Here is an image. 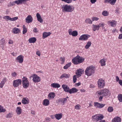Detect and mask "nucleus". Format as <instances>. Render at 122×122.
Listing matches in <instances>:
<instances>
[{
  "label": "nucleus",
  "instance_id": "1",
  "mask_svg": "<svg viewBox=\"0 0 122 122\" xmlns=\"http://www.w3.org/2000/svg\"><path fill=\"white\" fill-rule=\"evenodd\" d=\"M62 9L63 12H72L74 10V7L71 5H64L62 7Z\"/></svg>",
  "mask_w": 122,
  "mask_h": 122
},
{
  "label": "nucleus",
  "instance_id": "2",
  "mask_svg": "<svg viewBox=\"0 0 122 122\" xmlns=\"http://www.w3.org/2000/svg\"><path fill=\"white\" fill-rule=\"evenodd\" d=\"M94 67L93 66L87 67L85 71L86 75L88 76L92 75L94 72Z\"/></svg>",
  "mask_w": 122,
  "mask_h": 122
},
{
  "label": "nucleus",
  "instance_id": "3",
  "mask_svg": "<svg viewBox=\"0 0 122 122\" xmlns=\"http://www.w3.org/2000/svg\"><path fill=\"white\" fill-rule=\"evenodd\" d=\"M96 94L98 96H105L109 95L110 93L109 90L107 89H104L103 90L97 91Z\"/></svg>",
  "mask_w": 122,
  "mask_h": 122
},
{
  "label": "nucleus",
  "instance_id": "4",
  "mask_svg": "<svg viewBox=\"0 0 122 122\" xmlns=\"http://www.w3.org/2000/svg\"><path fill=\"white\" fill-rule=\"evenodd\" d=\"M104 118L103 116L102 115L97 114L93 116H92V120L93 121L96 122L103 119Z\"/></svg>",
  "mask_w": 122,
  "mask_h": 122
},
{
  "label": "nucleus",
  "instance_id": "5",
  "mask_svg": "<svg viewBox=\"0 0 122 122\" xmlns=\"http://www.w3.org/2000/svg\"><path fill=\"white\" fill-rule=\"evenodd\" d=\"M22 84L23 87L25 88H27L29 86V83L26 77H23L22 79Z\"/></svg>",
  "mask_w": 122,
  "mask_h": 122
},
{
  "label": "nucleus",
  "instance_id": "6",
  "mask_svg": "<svg viewBox=\"0 0 122 122\" xmlns=\"http://www.w3.org/2000/svg\"><path fill=\"white\" fill-rule=\"evenodd\" d=\"M105 81L102 79H100L98 80L97 84L99 88H103L105 85Z\"/></svg>",
  "mask_w": 122,
  "mask_h": 122
},
{
  "label": "nucleus",
  "instance_id": "7",
  "mask_svg": "<svg viewBox=\"0 0 122 122\" xmlns=\"http://www.w3.org/2000/svg\"><path fill=\"white\" fill-rule=\"evenodd\" d=\"M21 81L20 79H18L14 80L13 82V86L15 87H18L19 85L21 84Z\"/></svg>",
  "mask_w": 122,
  "mask_h": 122
},
{
  "label": "nucleus",
  "instance_id": "8",
  "mask_svg": "<svg viewBox=\"0 0 122 122\" xmlns=\"http://www.w3.org/2000/svg\"><path fill=\"white\" fill-rule=\"evenodd\" d=\"M33 78V81L35 82H40L41 80L40 78L35 74H33L32 75Z\"/></svg>",
  "mask_w": 122,
  "mask_h": 122
},
{
  "label": "nucleus",
  "instance_id": "9",
  "mask_svg": "<svg viewBox=\"0 0 122 122\" xmlns=\"http://www.w3.org/2000/svg\"><path fill=\"white\" fill-rule=\"evenodd\" d=\"M94 103V106L96 108H101L103 107L105 105V104L97 102H95Z\"/></svg>",
  "mask_w": 122,
  "mask_h": 122
},
{
  "label": "nucleus",
  "instance_id": "10",
  "mask_svg": "<svg viewBox=\"0 0 122 122\" xmlns=\"http://www.w3.org/2000/svg\"><path fill=\"white\" fill-rule=\"evenodd\" d=\"M67 101V99L66 98H60L57 100L58 103H60L62 105H65Z\"/></svg>",
  "mask_w": 122,
  "mask_h": 122
},
{
  "label": "nucleus",
  "instance_id": "11",
  "mask_svg": "<svg viewBox=\"0 0 122 122\" xmlns=\"http://www.w3.org/2000/svg\"><path fill=\"white\" fill-rule=\"evenodd\" d=\"M3 18L5 19H7V20H10L11 21H15L17 20L18 18L17 17H15L13 18H11L9 16L7 15L5 16Z\"/></svg>",
  "mask_w": 122,
  "mask_h": 122
},
{
  "label": "nucleus",
  "instance_id": "12",
  "mask_svg": "<svg viewBox=\"0 0 122 122\" xmlns=\"http://www.w3.org/2000/svg\"><path fill=\"white\" fill-rule=\"evenodd\" d=\"M68 33L70 35H72L73 36H76L78 35L77 32L76 30L72 31V30L71 29H70L68 30Z\"/></svg>",
  "mask_w": 122,
  "mask_h": 122
},
{
  "label": "nucleus",
  "instance_id": "13",
  "mask_svg": "<svg viewBox=\"0 0 122 122\" xmlns=\"http://www.w3.org/2000/svg\"><path fill=\"white\" fill-rule=\"evenodd\" d=\"M89 37L88 35L84 34L80 36L79 39V40L85 41L87 40Z\"/></svg>",
  "mask_w": 122,
  "mask_h": 122
},
{
  "label": "nucleus",
  "instance_id": "14",
  "mask_svg": "<svg viewBox=\"0 0 122 122\" xmlns=\"http://www.w3.org/2000/svg\"><path fill=\"white\" fill-rule=\"evenodd\" d=\"M33 20L32 17L30 15H28L25 19V22L27 23L31 22Z\"/></svg>",
  "mask_w": 122,
  "mask_h": 122
},
{
  "label": "nucleus",
  "instance_id": "15",
  "mask_svg": "<svg viewBox=\"0 0 122 122\" xmlns=\"http://www.w3.org/2000/svg\"><path fill=\"white\" fill-rule=\"evenodd\" d=\"M83 72L84 70L82 69H80L77 70L76 74L77 76V77L78 78L80 76Z\"/></svg>",
  "mask_w": 122,
  "mask_h": 122
},
{
  "label": "nucleus",
  "instance_id": "16",
  "mask_svg": "<svg viewBox=\"0 0 122 122\" xmlns=\"http://www.w3.org/2000/svg\"><path fill=\"white\" fill-rule=\"evenodd\" d=\"M23 58L24 56L21 55H20L16 59L18 61V62L19 63H21L23 61Z\"/></svg>",
  "mask_w": 122,
  "mask_h": 122
},
{
  "label": "nucleus",
  "instance_id": "17",
  "mask_svg": "<svg viewBox=\"0 0 122 122\" xmlns=\"http://www.w3.org/2000/svg\"><path fill=\"white\" fill-rule=\"evenodd\" d=\"M62 87L64 91L66 92H68L70 90V88L67 85L63 84L62 85Z\"/></svg>",
  "mask_w": 122,
  "mask_h": 122
},
{
  "label": "nucleus",
  "instance_id": "18",
  "mask_svg": "<svg viewBox=\"0 0 122 122\" xmlns=\"http://www.w3.org/2000/svg\"><path fill=\"white\" fill-rule=\"evenodd\" d=\"M78 90L76 88L73 87L71 89H70L69 91V93L70 94L78 92Z\"/></svg>",
  "mask_w": 122,
  "mask_h": 122
},
{
  "label": "nucleus",
  "instance_id": "19",
  "mask_svg": "<svg viewBox=\"0 0 122 122\" xmlns=\"http://www.w3.org/2000/svg\"><path fill=\"white\" fill-rule=\"evenodd\" d=\"M36 16L38 20L41 23H42L43 22V20L40 14L37 13L36 14Z\"/></svg>",
  "mask_w": 122,
  "mask_h": 122
},
{
  "label": "nucleus",
  "instance_id": "20",
  "mask_svg": "<svg viewBox=\"0 0 122 122\" xmlns=\"http://www.w3.org/2000/svg\"><path fill=\"white\" fill-rule=\"evenodd\" d=\"M117 0H105V3H108L111 5H114L115 3Z\"/></svg>",
  "mask_w": 122,
  "mask_h": 122
},
{
  "label": "nucleus",
  "instance_id": "21",
  "mask_svg": "<svg viewBox=\"0 0 122 122\" xmlns=\"http://www.w3.org/2000/svg\"><path fill=\"white\" fill-rule=\"evenodd\" d=\"M29 102V101L27 98H23L22 100V103L24 104H28Z\"/></svg>",
  "mask_w": 122,
  "mask_h": 122
},
{
  "label": "nucleus",
  "instance_id": "22",
  "mask_svg": "<svg viewBox=\"0 0 122 122\" xmlns=\"http://www.w3.org/2000/svg\"><path fill=\"white\" fill-rule=\"evenodd\" d=\"M77 56L75 57L74 58L72 59V62L75 65H76L78 64V62Z\"/></svg>",
  "mask_w": 122,
  "mask_h": 122
},
{
  "label": "nucleus",
  "instance_id": "23",
  "mask_svg": "<svg viewBox=\"0 0 122 122\" xmlns=\"http://www.w3.org/2000/svg\"><path fill=\"white\" fill-rule=\"evenodd\" d=\"M78 59V64H80L83 62L84 61V58L80 56L77 55Z\"/></svg>",
  "mask_w": 122,
  "mask_h": 122
},
{
  "label": "nucleus",
  "instance_id": "24",
  "mask_svg": "<svg viewBox=\"0 0 122 122\" xmlns=\"http://www.w3.org/2000/svg\"><path fill=\"white\" fill-rule=\"evenodd\" d=\"M55 96V93L53 92L50 93L48 95V97L49 99L53 98Z\"/></svg>",
  "mask_w": 122,
  "mask_h": 122
},
{
  "label": "nucleus",
  "instance_id": "25",
  "mask_svg": "<svg viewBox=\"0 0 122 122\" xmlns=\"http://www.w3.org/2000/svg\"><path fill=\"white\" fill-rule=\"evenodd\" d=\"M121 119L119 117H116L112 119V122H121Z\"/></svg>",
  "mask_w": 122,
  "mask_h": 122
},
{
  "label": "nucleus",
  "instance_id": "26",
  "mask_svg": "<svg viewBox=\"0 0 122 122\" xmlns=\"http://www.w3.org/2000/svg\"><path fill=\"white\" fill-rule=\"evenodd\" d=\"M49 101L48 99H45L43 101L42 104L43 105L46 106L49 104Z\"/></svg>",
  "mask_w": 122,
  "mask_h": 122
},
{
  "label": "nucleus",
  "instance_id": "27",
  "mask_svg": "<svg viewBox=\"0 0 122 122\" xmlns=\"http://www.w3.org/2000/svg\"><path fill=\"white\" fill-rule=\"evenodd\" d=\"M20 31V30L19 29L17 28H14L12 30V32L14 34L19 33Z\"/></svg>",
  "mask_w": 122,
  "mask_h": 122
},
{
  "label": "nucleus",
  "instance_id": "28",
  "mask_svg": "<svg viewBox=\"0 0 122 122\" xmlns=\"http://www.w3.org/2000/svg\"><path fill=\"white\" fill-rule=\"evenodd\" d=\"M51 34V33L50 32H44L43 34V38L45 39L48 36H49Z\"/></svg>",
  "mask_w": 122,
  "mask_h": 122
},
{
  "label": "nucleus",
  "instance_id": "29",
  "mask_svg": "<svg viewBox=\"0 0 122 122\" xmlns=\"http://www.w3.org/2000/svg\"><path fill=\"white\" fill-rule=\"evenodd\" d=\"M108 23L111 24V25L112 27L115 26L117 24V22L114 20H112V21H109Z\"/></svg>",
  "mask_w": 122,
  "mask_h": 122
},
{
  "label": "nucleus",
  "instance_id": "30",
  "mask_svg": "<svg viewBox=\"0 0 122 122\" xmlns=\"http://www.w3.org/2000/svg\"><path fill=\"white\" fill-rule=\"evenodd\" d=\"M51 86L53 88H58L60 86V84L57 83H53L51 84Z\"/></svg>",
  "mask_w": 122,
  "mask_h": 122
},
{
  "label": "nucleus",
  "instance_id": "31",
  "mask_svg": "<svg viewBox=\"0 0 122 122\" xmlns=\"http://www.w3.org/2000/svg\"><path fill=\"white\" fill-rule=\"evenodd\" d=\"M36 38L32 37L30 38L28 40V41L30 43H34L36 41Z\"/></svg>",
  "mask_w": 122,
  "mask_h": 122
},
{
  "label": "nucleus",
  "instance_id": "32",
  "mask_svg": "<svg viewBox=\"0 0 122 122\" xmlns=\"http://www.w3.org/2000/svg\"><path fill=\"white\" fill-rule=\"evenodd\" d=\"M16 111L17 114L19 115L21 114L22 110L20 107H17Z\"/></svg>",
  "mask_w": 122,
  "mask_h": 122
},
{
  "label": "nucleus",
  "instance_id": "33",
  "mask_svg": "<svg viewBox=\"0 0 122 122\" xmlns=\"http://www.w3.org/2000/svg\"><path fill=\"white\" fill-rule=\"evenodd\" d=\"M70 76V75L65 73L62 74L60 76V78L61 79L64 77L65 78H69Z\"/></svg>",
  "mask_w": 122,
  "mask_h": 122
},
{
  "label": "nucleus",
  "instance_id": "34",
  "mask_svg": "<svg viewBox=\"0 0 122 122\" xmlns=\"http://www.w3.org/2000/svg\"><path fill=\"white\" fill-rule=\"evenodd\" d=\"M62 114H56L55 115V117L56 119L58 120H59L62 117Z\"/></svg>",
  "mask_w": 122,
  "mask_h": 122
},
{
  "label": "nucleus",
  "instance_id": "35",
  "mask_svg": "<svg viewBox=\"0 0 122 122\" xmlns=\"http://www.w3.org/2000/svg\"><path fill=\"white\" fill-rule=\"evenodd\" d=\"M92 44L91 42L90 41H88L87 43L86 44L85 46V48L86 49H87Z\"/></svg>",
  "mask_w": 122,
  "mask_h": 122
},
{
  "label": "nucleus",
  "instance_id": "36",
  "mask_svg": "<svg viewBox=\"0 0 122 122\" xmlns=\"http://www.w3.org/2000/svg\"><path fill=\"white\" fill-rule=\"evenodd\" d=\"M92 26L93 27V30L94 31H95L96 30H98L99 28L97 25H93Z\"/></svg>",
  "mask_w": 122,
  "mask_h": 122
},
{
  "label": "nucleus",
  "instance_id": "37",
  "mask_svg": "<svg viewBox=\"0 0 122 122\" xmlns=\"http://www.w3.org/2000/svg\"><path fill=\"white\" fill-rule=\"evenodd\" d=\"M106 61L104 59H102L100 61L101 64V65L102 66H105L106 65Z\"/></svg>",
  "mask_w": 122,
  "mask_h": 122
},
{
  "label": "nucleus",
  "instance_id": "38",
  "mask_svg": "<svg viewBox=\"0 0 122 122\" xmlns=\"http://www.w3.org/2000/svg\"><path fill=\"white\" fill-rule=\"evenodd\" d=\"M117 97L120 102H122V94H120L118 95Z\"/></svg>",
  "mask_w": 122,
  "mask_h": 122
},
{
  "label": "nucleus",
  "instance_id": "39",
  "mask_svg": "<svg viewBox=\"0 0 122 122\" xmlns=\"http://www.w3.org/2000/svg\"><path fill=\"white\" fill-rule=\"evenodd\" d=\"M71 62H69L66 64L65 66H64L63 68L65 69H67L71 66Z\"/></svg>",
  "mask_w": 122,
  "mask_h": 122
},
{
  "label": "nucleus",
  "instance_id": "40",
  "mask_svg": "<svg viewBox=\"0 0 122 122\" xmlns=\"http://www.w3.org/2000/svg\"><path fill=\"white\" fill-rule=\"evenodd\" d=\"M109 13L106 10H104L103 11L102 14L104 16H107L109 15Z\"/></svg>",
  "mask_w": 122,
  "mask_h": 122
},
{
  "label": "nucleus",
  "instance_id": "41",
  "mask_svg": "<svg viewBox=\"0 0 122 122\" xmlns=\"http://www.w3.org/2000/svg\"><path fill=\"white\" fill-rule=\"evenodd\" d=\"M23 34H25L27 31V30L26 27L25 26V25H23Z\"/></svg>",
  "mask_w": 122,
  "mask_h": 122
},
{
  "label": "nucleus",
  "instance_id": "42",
  "mask_svg": "<svg viewBox=\"0 0 122 122\" xmlns=\"http://www.w3.org/2000/svg\"><path fill=\"white\" fill-rule=\"evenodd\" d=\"M113 111V108L111 106L109 107L107 109V111L110 112H112Z\"/></svg>",
  "mask_w": 122,
  "mask_h": 122
},
{
  "label": "nucleus",
  "instance_id": "43",
  "mask_svg": "<svg viewBox=\"0 0 122 122\" xmlns=\"http://www.w3.org/2000/svg\"><path fill=\"white\" fill-rule=\"evenodd\" d=\"M85 22L87 23H89V24H91L92 23V21L89 18H87L85 20Z\"/></svg>",
  "mask_w": 122,
  "mask_h": 122
},
{
  "label": "nucleus",
  "instance_id": "44",
  "mask_svg": "<svg viewBox=\"0 0 122 122\" xmlns=\"http://www.w3.org/2000/svg\"><path fill=\"white\" fill-rule=\"evenodd\" d=\"M13 114L12 112H10L9 113L7 114L6 116V117L8 118L12 117Z\"/></svg>",
  "mask_w": 122,
  "mask_h": 122
},
{
  "label": "nucleus",
  "instance_id": "45",
  "mask_svg": "<svg viewBox=\"0 0 122 122\" xmlns=\"http://www.w3.org/2000/svg\"><path fill=\"white\" fill-rule=\"evenodd\" d=\"M15 2L17 4H21L23 2L22 0H16L15 1Z\"/></svg>",
  "mask_w": 122,
  "mask_h": 122
},
{
  "label": "nucleus",
  "instance_id": "46",
  "mask_svg": "<svg viewBox=\"0 0 122 122\" xmlns=\"http://www.w3.org/2000/svg\"><path fill=\"white\" fill-rule=\"evenodd\" d=\"M6 110L5 109H4L3 107L0 105V113L1 112H4L6 111Z\"/></svg>",
  "mask_w": 122,
  "mask_h": 122
},
{
  "label": "nucleus",
  "instance_id": "47",
  "mask_svg": "<svg viewBox=\"0 0 122 122\" xmlns=\"http://www.w3.org/2000/svg\"><path fill=\"white\" fill-rule=\"evenodd\" d=\"M0 44H6L5 40L4 38L2 39L0 41Z\"/></svg>",
  "mask_w": 122,
  "mask_h": 122
},
{
  "label": "nucleus",
  "instance_id": "48",
  "mask_svg": "<svg viewBox=\"0 0 122 122\" xmlns=\"http://www.w3.org/2000/svg\"><path fill=\"white\" fill-rule=\"evenodd\" d=\"M76 75H74L73 76V81L74 83H75L76 81L77 76Z\"/></svg>",
  "mask_w": 122,
  "mask_h": 122
},
{
  "label": "nucleus",
  "instance_id": "49",
  "mask_svg": "<svg viewBox=\"0 0 122 122\" xmlns=\"http://www.w3.org/2000/svg\"><path fill=\"white\" fill-rule=\"evenodd\" d=\"M6 78H4L3 79L1 82L4 84L5 82L6 81Z\"/></svg>",
  "mask_w": 122,
  "mask_h": 122
},
{
  "label": "nucleus",
  "instance_id": "50",
  "mask_svg": "<svg viewBox=\"0 0 122 122\" xmlns=\"http://www.w3.org/2000/svg\"><path fill=\"white\" fill-rule=\"evenodd\" d=\"M92 20L93 21H97L99 20V18L96 17H93L92 18Z\"/></svg>",
  "mask_w": 122,
  "mask_h": 122
},
{
  "label": "nucleus",
  "instance_id": "51",
  "mask_svg": "<svg viewBox=\"0 0 122 122\" xmlns=\"http://www.w3.org/2000/svg\"><path fill=\"white\" fill-rule=\"evenodd\" d=\"M98 25V26L99 28V27H100L103 26L104 25L103 23H101L99 24L98 25Z\"/></svg>",
  "mask_w": 122,
  "mask_h": 122
},
{
  "label": "nucleus",
  "instance_id": "52",
  "mask_svg": "<svg viewBox=\"0 0 122 122\" xmlns=\"http://www.w3.org/2000/svg\"><path fill=\"white\" fill-rule=\"evenodd\" d=\"M17 73L15 72H13L11 74V75L13 77H15L16 75H17Z\"/></svg>",
  "mask_w": 122,
  "mask_h": 122
},
{
  "label": "nucleus",
  "instance_id": "53",
  "mask_svg": "<svg viewBox=\"0 0 122 122\" xmlns=\"http://www.w3.org/2000/svg\"><path fill=\"white\" fill-rule=\"evenodd\" d=\"M65 58L64 57H61L60 59V60L63 62L62 63H61V64L63 63L65 61Z\"/></svg>",
  "mask_w": 122,
  "mask_h": 122
},
{
  "label": "nucleus",
  "instance_id": "54",
  "mask_svg": "<svg viewBox=\"0 0 122 122\" xmlns=\"http://www.w3.org/2000/svg\"><path fill=\"white\" fill-rule=\"evenodd\" d=\"M79 105H77L75 106V109L77 110H79L80 109V108L79 107Z\"/></svg>",
  "mask_w": 122,
  "mask_h": 122
},
{
  "label": "nucleus",
  "instance_id": "55",
  "mask_svg": "<svg viewBox=\"0 0 122 122\" xmlns=\"http://www.w3.org/2000/svg\"><path fill=\"white\" fill-rule=\"evenodd\" d=\"M47 122L50 121L51 120V119L50 118L47 117L46 118V120Z\"/></svg>",
  "mask_w": 122,
  "mask_h": 122
},
{
  "label": "nucleus",
  "instance_id": "56",
  "mask_svg": "<svg viewBox=\"0 0 122 122\" xmlns=\"http://www.w3.org/2000/svg\"><path fill=\"white\" fill-rule=\"evenodd\" d=\"M97 0H90V1L92 4H93L95 3Z\"/></svg>",
  "mask_w": 122,
  "mask_h": 122
},
{
  "label": "nucleus",
  "instance_id": "57",
  "mask_svg": "<svg viewBox=\"0 0 122 122\" xmlns=\"http://www.w3.org/2000/svg\"><path fill=\"white\" fill-rule=\"evenodd\" d=\"M119 84L121 86H122V80H120L118 81Z\"/></svg>",
  "mask_w": 122,
  "mask_h": 122
},
{
  "label": "nucleus",
  "instance_id": "58",
  "mask_svg": "<svg viewBox=\"0 0 122 122\" xmlns=\"http://www.w3.org/2000/svg\"><path fill=\"white\" fill-rule=\"evenodd\" d=\"M101 96L100 97H99V99L100 101H101L103 98V97L104 96Z\"/></svg>",
  "mask_w": 122,
  "mask_h": 122
},
{
  "label": "nucleus",
  "instance_id": "59",
  "mask_svg": "<svg viewBox=\"0 0 122 122\" xmlns=\"http://www.w3.org/2000/svg\"><path fill=\"white\" fill-rule=\"evenodd\" d=\"M118 38L119 39H122V33L119 34Z\"/></svg>",
  "mask_w": 122,
  "mask_h": 122
},
{
  "label": "nucleus",
  "instance_id": "60",
  "mask_svg": "<svg viewBox=\"0 0 122 122\" xmlns=\"http://www.w3.org/2000/svg\"><path fill=\"white\" fill-rule=\"evenodd\" d=\"M8 43L9 44H11L13 43V42L12 40H9Z\"/></svg>",
  "mask_w": 122,
  "mask_h": 122
},
{
  "label": "nucleus",
  "instance_id": "61",
  "mask_svg": "<svg viewBox=\"0 0 122 122\" xmlns=\"http://www.w3.org/2000/svg\"><path fill=\"white\" fill-rule=\"evenodd\" d=\"M116 80L117 82L119 81V80H120L119 79V78L118 76H117L116 77Z\"/></svg>",
  "mask_w": 122,
  "mask_h": 122
},
{
  "label": "nucleus",
  "instance_id": "62",
  "mask_svg": "<svg viewBox=\"0 0 122 122\" xmlns=\"http://www.w3.org/2000/svg\"><path fill=\"white\" fill-rule=\"evenodd\" d=\"M92 102H90V103H89V106L88 107V108L89 107H92L93 106V105L92 104Z\"/></svg>",
  "mask_w": 122,
  "mask_h": 122
},
{
  "label": "nucleus",
  "instance_id": "63",
  "mask_svg": "<svg viewBox=\"0 0 122 122\" xmlns=\"http://www.w3.org/2000/svg\"><path fill=\"white\" fill-rule=\"evenodd\" d=\"M4 84L1 82L0 83V87L2 88Z\"/></svg>",
  "mask_w": 122,
  "mask_h": 122
},
{
  "label": "nucleus",
  "instance_id": "64",
  "mask_svg": "<svg viewBox=\"0 0 122 122\" xmlns=\"http://www.w3.org/2000/svg\"><path fill=\"white\" fill-rule=\"evenodd\" d=\"M36 54L37 55H38L39 56H40V53L39 51H37V52H36Z\"/></svg>",
  "mask_w": 122,
  "mask_h": 122
}]
</instances>
